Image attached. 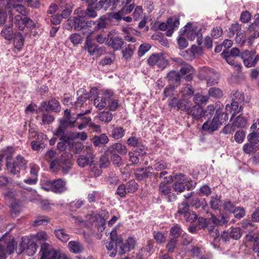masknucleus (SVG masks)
Here are the masks:
<instances>
[{"instance_id":"1","label":"nucleus","mask_w":259,"mask_h":259,"mask_svg":"<svg viewBox=\"0 0 259 259\" xmlns=\"http://www.w3.org/2000/svg\"><path fill=\"white\" fill-rule=\"evenodd\" d=\"M48 235L45 232L41 231L37 233L35 236L28 237L22 238V241L19 245L18 254L25 252L27 255L31 256L33 255L38 246L35 243V241H45L47 239Z\"/></svg>"},{"instance_id":"2","label":"nucleus","mask_w":259,"mask_h":259,"mask_svg":"<svg viewBox=\"0 0 259 259\" xmlns=\"http://www.w3.org/2000/svg\"><path fill=\"white\" fill-rule=\"evenodd\" d=\"M72 154L64 152L59 159H54L50 163V168L54 170L61 168L64 174H67L71 169Z\"/></svg>"},{"instance_id":"3","label":"nucleus","mask_w":259,"mask_h":259,"mask_svg":"<svg viewBox=\"0 0 259 259\" xmlns=\"http://www.w3.org/2000/svg\"><path fill=\"white\" fill-rule=\"evenodd\" d=\"M14 239L5 234L0 239V259H6L7 254H11L16 249Z\"/></svg>"},{"instance_id":"4","label":"nucleus","mask_w":259,"mask_h":259,"mask_svg":"<svg viewBox=\"0 0 259 259\" xmlns=\"http://www.w3.org/2000/svg\"><path fill=\"white\" fill-rule=\"evenodd\" d=\"M76 119L71 120V112L69 109L64 111V116L59 119V125L55 131V135H61L69 128H73L75 126Z\"/></svg>"},{"instance_id":"5","label":"nucleus","mask_w":259,"mask_h":259,"mask_svg":"<svg viewBox=\"0 0 259 259\" xmlns=\"http://www.w3.org/2000/svg\"><path fill=\"white\" fill-rule=\"evenodd\" d=\"M136 244V240L133 237H129L124 243H123L122 240L120 243V240H118L116 248H115L114 250L109 253V255L111 257H114L117 253L119 255L123 254L131 249H133Z\"/></svg>"},{"instance_id":"6","label":"nucleus","mask_w":259,"mask_h":259,"mask_svg":"<svg viewBox=\"0 0 259 259\" xmlns=\"http://www.w3.org/2000/svg\"><path fill=\"white\" fill-rule=\"evenodd\" d=\"M240 56L243 60L244 65L247 68L255 66L259 60V56L255 51L244 50L240 54Z\"/></svg>"},{"instance_id":"7","label":"nucleus","mask_w":259,"mask_h":259,"mask_svg":"<svg viewBox=\"0 0 259 259\" xmlns=\"http://www.w3.org/2000/svg\"><path fill=\"white\" fill-rule=\"evenodd\" d=\"M113 92L110 90H105L102 91L101 96L94 99V104L99 110L104 108L107 106V103L111 100L113 97Z\"/></svg>"},{"instance_id":"8","label":"nucleus","mask_w":259,"mask_h":259,"mask_svg":"<svg viewBox=\"0 0 259 259\" xmlns=\"http://www.w3.org/2000/svg\"><path fill=\"white\" fill-rule=\"evenodd\" d=\"M40 252V259H59L60 257V252L46 243H43L41 245Z\"/></svg>"},{"instance_id":"9","label":"nucleus","mask_w":259,"mask_h":259,"mask_svg":"<svg viewBox=\"0 0 259 259\" xmlns=\"http://www.w3.org/2000/svg\"><path fill=\"white\" fill-rule=\"evenodd\" d=\"M84 152L85 153V155H80L77 159L78 166L81 167H84L88 165L90 167L92 166L94 156L92 148L90 147H87Z\"/></svg>"},{"instance_id":"10","label":"nucleus","mask_w":259,"mask_h":259,"mask_svg":"<svg viewBox=\"0 0 259 259\" xmlns=\"http://www.w3.org/2000/svg\"><path fill=\"white\" fill-rule=\"evenodd\" d=\"M47 184L50 187L51 191L55 193L60 194L67 190L66 182L62 179L48 181Z\"/></svg>"},{"instance_id":"11","label":"nucleus","mask_w":259,"mask_h":259,"mask_svg":"<svg viewBox=\"0 0 259 259\" xmlns=\"http://www.w3.org/2000/svg\"><path fill=\"white\" fill-rule=\"evenodd\" d=\"M168 183L165 181L161 182L159 185L158 190L160 195L167 196V201L173 202L176 200L177 196L175 194L171 193V187Z\"/></svg>"},{"instance_id":"12","label":"nucleus","mask_w":259,"mask_h":259,"mask_svg":"<svg viewBox=\"0 0 259 259\" xmlns=\"http://www.w3.org/2000/svg\"><path fill=\"white\" fill-rule=\"evenodd\" d=\"M203 71L207 86H212L218 83L219 75L217 72L208 68H204Z\"/></svg>"},{"instance_id":"13","label":"nucleus","mask_w":259,"mask_h":259,"mask_svg":"<svg viewBox=\"0 0 259 259\" xmlns=\"http://www.w3.org/2000/svg\"><path fill=\"white\" fill-rule=\"evenodd\" d=\"M218 114H215L212 120H207L203 124L202 130L208 132H213L218 129L221 125V122L219 121Z\"/></svg>"},{"instance_id":"14","label":"nucleus","mask_w":259,"mask_h":259,"mask_svg":"<svg viewBox=\"0 0 259 259\" xmlns=\"http://www.w3.org/2000/svg\"><path fill=\"white\" fill-rule=\"evenodd\" d=\"M176 182L172 187L174 190L178 193H180L185 190L186 182V176L182 174L177 175L175 177Z\"/></svg>"},{"instance_id":"15","label":"nucleus","mask_w":259,"mask_h":259,"mask_svg":"<svg viewBox=\"0 0 259 259\" xmlns=\"http://www.w3.org/2000/svg\"><path fill=\"white\" fill-rule=\"evenodd\" d=\"M110 238L111 239V241L106 242V247L109 251L111 252L114 250L115 248H116L118 240H120V242L122 239L120 236H117L116 228H114L111 231L110 233Z\"/></svg>"},{"instance_id":"16","label":"nucleus","mask_w":259,"mask_h":259,"mask_svg":"<svg viewBox=\"0 0 259 259\" xmlns=\"http://www.w3.org/2000/svg\"><path fill=\"white\" fill-rule=\"evenodd\" d=\"M106 27V24L103 20L101 21H87L85 22V30L88 29V31L85 33L87 36L89 35V32L90 30L93 31V32L95 31H97L99 29L104 28Z\"/></svg>"},{"instance_id":"17","label":"nucleus","mask_w":259,"mask_h":259,"mask_svg":"<svg viewBox=\"0 0 259 259\" xmlns=\"http://www.w3.org/2000/svg\"><path fill=\"white\" fill-rule=\"evenodd\" d=\"M180 74L182 76H184L186 81H190L193 79V75L194 73L193 68L189 64H184L180 69Z\"/></svg>"},{"instance_id":"18","label":"nucleus","mask_w":259,"mask_h":259,"mask_svg":"<svg viewBox=\"0 0 259 259\" xmlns=\"http://www.w3.org/2000/svg\"><path fill=\"white\" fill-rule=\"evenodd\" d=\"M154 175L153 172L147 171V169L144 168H137L135 172V178L139 181L146 180L151 178Z\"/></svg>"},{"instance_id":"19","label":"nucleus","mask_w":259,"mask_h":259,"mask_svg":"<svg viewBox=\"0 0 259 259\" xmlns=\"http://www.w3.org/2000/svg\"><path fill=\"white\" fill-rule=\"evenodd\" d=\"M179 18L177 17H172L168 19L167 22L168 27L167 28L166 35L171 36L174 31L177 29L180 25Z\"/></svg>"},{"instance_id":"20","label":"nucleus","mask_w":259,"mask_h":259,"mask_svg":"<svg viewBox=\"0 0 259 259\" xmlns=\"http://www.w3.org/2000/svg\"><path fill=\"white\" fill-rule=\"evenodd\" d=\"M198 32L201 31L196 28H193L190 23H188L185 27L184 33L190 40H194L198 36Z\"/></svg>"},{"instance_id":"21","label":"nucleus","mask_w":259,"mask_h":259,"mask_svg":"<svg viewBox=\"0 0 259 259\" xmlns=\"http://www.w3.org/2000/svg\"><path fill=\"white\" fill-rule=\"evenodd\" d=\"M25 33L24 32H21L20 31L16 32L13 35V41L15 47L20 50L24 45V35Z\"/></svg>"},{"instance_id":"22","label":"nucleus","mask_w":259,"mask_h":259,"mask_svg":"<svg viewBox=\"0 0 259 259\" xmlns=\"http://www.w3.org/2000/svg\"><path fill=\"white\" fill-rule=\"evenodd\" d=\"M70 252L75 253H80L84 250L83 245L78 241H71L68 244Z\"/></svg>"},{"instance_id":"23","label":"nucleus","mask_w":259,"mask_h":259,"mask_svg":"<svg viewBox=\"0 0 259 259\" xmlns=\"http://www.w3.org/2000/svg\"><path fill=\"white\" fill-rule=\"evenodd\" d=\"M109 151L111 153L117 152L121 155H125L127 152L126 147L119 143L113 144L109 148Z\"/></svg>"},{"instance_id":"24","label":"nucleus","mask_w":259,"mask_h":259,"mask_svg":"<svg viewBox=\"0 0 259 259\" xmlns=\"http://www.w3.org/2000/svg\"><path fill=\"white\" fill-rule=\"evenodd\" d=\"M93 33V31L90 30L89 32V35L87 36L86 38V46L88 52L92 55L95 54L97 51V46L93 42L92 40L90 38V36Z\"/></svg>"},{"instance_id":"25","label":"nucleus","mask_w":259,"mask_h":259,"mask_svg":"<svg viewBox=\"0 0 259 259\" xmlns=\"http://www.w3.org/2000/svg\"><path fill=\"white\" fill-rule=\"evenodd\" d=\"M222 56L224 58L226 59V62L229 64L234 66L235 68H236V70L237 71L239 72L241 71V69L242 68L241 65L236 63L233 59L234 57L230 56L228 52L223 51L222 53Z\"/></svg>"},{"instance_id":"26","label":"nucleus","mask_w":259,"mask_h":259,"mask_svg":"<svg viewBox=\"0 0 259 259\" xmlns=\"http://www.w3.org/2000/svg\"><path fill=\"white\" fill-rule=\"evenodd\" d=\"M123 39L119 37H112L110 38L108 45L111 46L114 50H119L123 45Z\"/></svg>"},{"instance_id":"27","label":"nucleus","mask_w":259,"mask_h":259,"mask_svg":"<svg viewBox=\"0 0 259 259\" xmlns=\"http://www.w3.org/2000/svg\"><path fill=\"white\" fill-rule=\"evenodd\" d=\"M68 22H69V25L72 24L74 25V29L76 30L79 31L82 29L83 33L84 34L86 33L85 25L80 19L74 17L73 19H68Z\"/></svg>"},{"instance_id":"28","label":"nucleus","mask_w":259,"mask_h":259,"mask_svg":"<svg viewBox=\"0 0 259 259\" xmlns=\"http://www.w3.org/2000/svg\"><path fill=\"white\" fill-rule=\"evenodd\" d=\"M240 103L237 102L236 101H232V102L231 104V105L229 104H227L226 106V110L227 111L229 112H231L232 111H234V113L232 115L231 120H232V118L235 116V114L236 113H239L241 112L243 110V108L242 106H240L239 108V104Z\"/></svg>"},{"instance_id":"29","label":"nucleus","mask_w":259,"mask_h":259,"mask_svg":"<svg viewBox=\"0 0 259 259\" xmlns=\"http://www.w3.org/2000/svg\"><path fill=\"white\" fill-rule=\"evenodd\" d=\"M166 78L170 83H179L181 81V75L179 72L171 70L167 74Z\"/></svg>"},{"instance_id":"30","label":"nucleus","mask_w":259,"mask_h":259,"mask_svg":"<svg viewBox=\"0 0 259 259\" xmlns=\"http://www.w3.org/2000/svg\"><path fill=\"white\" fill-rule=\"evenodd\" d=\"M258 149L257 143L247 142L243 146V151L245 154L254 153Z\"/></svg>"},{"instance_id":"31","label":"nucleus","mask_w":259,"mask_h":259,"mask_svg":"<svg viewBox=\"0 0 259 259\" xmlns=\"http://www.w3.org/2000/svg\"><path fill=\"white\" fill-rule=\"evenodd\" d=\"M94 145L96 147L99 146L100 145H105L109 141L108 137L106 134H103L100 136H95L93 139Z\"/></svg>"},{"instance_id":"32","label":"nucleus","mask_w":259,"mask_h":259,"mask_svg":"<svg viewBox=\"0 0 259 259\" xmlns=\"http://www.w3.org/2000/svg\"><path fill=\"white\" fill-rule=\"evenodd\" d=\"M14 24L19 30L23 31L26 27L25 17L19 15H16L14 18Z\"/></svg>"},{"instance_id":"33","label":"nucleus","mask_w":259,"mask_h":259,"mask_svg":"<svg viewBox=\"0 0 259 259\" xmlns=\"http://www.w3.org/2000/svg\"><path fill=\"white\" fill-rule=\"evenodd\" d=\"M189 114L192 115L193 118L199 119L201 118L203 115V109L199 106L195 105L190 109Z\"/></svg>"},{"instance_id":"34","label":"nucleus","mask_w":259,"mask_h":259,"mask_svg":"<svg viewBox=\"0 0 259 259\" xmlns=\"http://www.w3.org/2000/svg\"><path fill=\"white\" fill-rule=\"evenodd\" d=\"M192 106L191 102L187 99H181L178 101L177 109L184 111H189Z\"/></svg>"},{"instance_id":"35","label":"nucleus","mask_w":259,"mask_h":259,"mask_svg":"<svg viewBox=\"0 0 259 259\" xmlns=\"http://www.w3.org/2000/svg\"><path fill=\"white\" fill-rule=\"evenodd\" d=\"M125 135V130L122 127L115 126L111 131V137L115 139L122 138Z\"/></svg>"},{"instance_id":"36","label":"nucleus","mask_w":259,"mask_h":259,"mask_svg":"<svg viewBox=\"0 0 259 259\" xmlns=\"http://www.w3.org/2000/svg\"><path fill=\"white\" fill-rule=\"evenodd\" d=\"M12 26L13 23L12 22L8 26L5 27L1 32V35L2 37L8 40H11L14 35L12 30L10 29Z\"/></svg>"},{"instance_id":"37","label":"nucleus","mask_w":259,"mask_h":259,"mask_svg":"<svg viewBox=\"0 0 259 259\" xmlns=\"http://www.w3.org/2000/svg\"><path fill=\"white\" fill-rule=\"evenodd\" d=\"M56 236L63 242H67L70 239L69 235L66 233L63 229H60L55 231Z\"/></svg>"},{"instance_id":"38","label":"nucleus","mask_w":259,"mask_h":259,"mask_svg":"<svg viewBox=\"0 0 259 259\" xmlns=\"http://www.w3.org/2000/svg\"><path fill=\"white\" fill-rule=\"evenodd\" d=\"M208 96L203 95L200 93L195 94L193 97V101L197 106L202 104H206L208 102Z\"/></svg>"},{"instance_id":"39","label":"nucleus","mask_w":259,"mask_h":259,"mask_svg":"<svg viewBox=\"0 0 259 259\" xmlns=\"http://www.w3.org/2000/svg\"><path fill=\"white\" fill-rule=\"evenodd\" d=\"M198 225L199 229H206L208 230L212 224L211 218H199L198 219Z\"/></svg>"},{"instance_id":"40","label":"nucleus","mask_w":259,"mask_h":259,"mask_svg":"<svg viewBox=\"0 0 259 259\" xmlns=\"http://www.w3.org/2000/svg\"><path fill=\"white\" fill-rule=\"evenodd\" d=\"M89 99V95L87 94H84L78 97L77 101L75 102L74 107H72V109L74 108L77 113L78 108H80L81 105L84 103L87 99Z\"/></svg>"},{"instance_id":"41","label":"nucleus","mask_w":259,"mask_h":259,"mask_svg":"<svg viewBox=\"0 0 259 259\" xmlns=\"http://www.w3.org/2000/svg\"><path fill=\"white\" fill-rule=\"evenodd\" d=\"M6 166L9 172L11 174L17 175L20 173L21 169L14 161L11 162L9 161H7Z\"/></svg>"},{"instance_id":"42","label":"nucleus","mask_w":259,"mask_h":259,"mask_svg":"<svg viewBox=\"0 0 259 259\" xmlns=\"http://www.w3.org/2000/svg\"><path fill=\"white\" fill-rule=\"evenodd\" d=\"M134 50L135 47L134 45H128L125 47L122 51L123 57L126 60L130 59L133 54Z\"/></svg>"},{"instance_id":"43","label":"nucleus","mask_w":259,"mask_h":259,"mask_svg":"<svg viewBox=\"0 0 259 259\" xmlns=\"http://www.w3.org/2000/svg\"><path fill=\"white\" fill-rule=\"evenodd\" d=\"M209 204L212 209H218L221 205V197L218 195L211 196Z\"/></svg>"},{"instance_id":"44","label":"nucleus","mask_w":259,"mask_h":259,"mask_svg":"<svg viewBox=\"0 0 259 259\" xmlns=\"http://www.w3.org/2000/svg\"><path fill=\"white\" fill-rule=\"evenodd\" d=\"M91 112V110L88 109L85 111H81L79 113H77L76 114V120L81 118L82 120V123H85L86 125H88L91 122V118L89 117H86L83 116L84 115H86Z\"/></svg>"},{"instance_id":"45","label":"nucleus","mask_w":259,"mask_h":259,"mask_svg":"<svg viewBox=\"0 0 259 259\" xmlns=\"http://www.w3.org/2000/svg\"><path fill=\"white\" fill-rule=\"evenodd\" d=\"M49 109L53 112H59L61 110V106L58 100L52 98L49 101Z\"/></svg>"},{"instance_id":"46","label":"nucleus","mask_w":259,"mask_h":259,"mask_svg":"<svg viewBox=\"0 0 259 259\" xmlns=\"http://www.w3.org/2000/svg\"><path fill=\"white\" fill-rule=\"evenodd\" d=\"M211 215L212 224L213 225H219L222 226L228 221L227 218L224 215L220 216V218H217L212 213L210 214Z\"/></svg>"},{"instance_id":"47","label":"nucleus","mask_w":259,"mask_h":259,"mask_svg":"<svg viewBox=\"0 0 259 259\" xmlns=\"http://www.w3.org/2000/svg\"><path fill=\"white\" fill-rule=\"evenodd\" d=\"M189 205L187 202H183L178 205V213L180 214L188 215V213L189 212Z\"/></svg>"},{"instance_id":"48","label":"nucleus","mask_w":259,"mask_h":259,"mask_svg":"<svg viewBox=\"0 0 259 259\" xmlns=\"http://www.w3.org/2000/svg\"><path fill=\"white\" fill-rule=\"evenodd\" d=\"M208 95L209 96L214 98H221L223 96V91L218 88H210L208 90Z\"/></svg>"},{"instance_id":"49","label":"nucleus","mask_w":259,"mask_h":259,"mask_svg":"<svg viewBox=\"0 0 259 259\" xmlns=\"http://www.w3.org/2000/svg\"><path fill=\"white\" fill-rule=\"evenodd\" d=\"M247 123L246 119L241 116H237L233 122V126L238 128L244 127Z\"/></svg>"},{"instance_id":"50","label":"nucleus","mask_w":259,"mask_h":259,"mask_svg":"<svg viewBox=\"0 0 259 259\" xmlns=\"http://www.w3.org/2000/svg\"><path fill=\"white\" fill-rule=\"evenodd\" d=\"M99 119L105 122H110L113 118L112 114L109 111H103L99 114Z\"/></svg>"},{"instance_id":"51","label":"nucleus","mask_w":259,"mask_h":259,"mask_svg":"<svg viewBox=\"0 0 259 259\" xmlns=\"http://www.w3.org/2000/svg\"><path fill=\"white\" fill-rule=\"evenodd\" d=\"M241 31V26L238 23L233 24L229 28L228 35L232 37L235 33L237 34Z\"/></svg>"},{"instance_id":"52","label":"nucleus","mask_w":259,"mask_h":259,"mask_svg":"<svg viewBox=\"0 0 259 259\" xmlns=\"http://www.w3.org/2000/svg\"><path fill=\"white\" fill-rule=\"evenodd\" d=\"M242 235L241 229L240 228H232L230 232V238L238 240L241 238Z\"/></svg>"},{"instance_id":"53","label":"nucleus","mask_w":259,"mask_h":259,"mask_svg":"<svg viewBox=\"0 0 259 259\" xmlns=\"http://www.w3.org/2000/svg\"><path fill=\"white\" fill-rule=\"evenodd\" d=\"M125 186L127 193H134L138 188V184L134 180L128 182Z\"/></svg>"},{"instance_id":"54","label":"nucleus","mask_w":259,"mask_h":259,"mask_svg":"<svg viewBox=\"0 0 259 259\" xmlns=\"http://www.w3.org/2000/svg\"><path fill=\"white\" fill-rule=\"evenodd\" d=\"M232 101H236L240 103L244 101V94L238 91H234L232 92Z\"/></svg>"},{"instance_id":"55","label":"nucleus","mask_w":259,"mask_h":259,"mask_svg":"<svg viewBox=\"0 0 259 259\" xmlns=\"http://www.w3.org/2000/svg\"><path fill=\"white\" fill-rule=\"evenodd\" d=\"M49 222V219L45 216H39L36 218L33 223V226L38 227L40 225H46Z\"/></svg>"},{"instance_id":"56","label":"nucleus","mask_w":259,"mask_h":259,"mask_svg":"<svg viewBox=\"0 0 259 259\" xmlns=\"http://www.w3.org/2000/svg\"><path fill=\"white\" fill-rule=\"evenodd\" d=\"M204 199L201 200L199 198L194 197L189 200L188 202L192 206L196 208H200L203 204H204Z\"/></svg>"},{"instance_id":"57","label":"nucleus","mask_w":259,"mask_h":259,"mask_svg":"<svg viewBox=\"0 0 259 259\" xmlns=\"http://www.w3.org/2000/svg\"><path fill=\"white\" fill-rule=\"evenodd\" d=\"M245 137V133L243 130L237 131L234 135V140L239 144L243 143Z\"/></svg>"},{"instance_id":"58","label":"nucleus","mask_w":259,"mask_h":259,"mask_svg":"<svg viewBox=\"0 0 259 259\" xmlns=\"http://www.w3.org/2000/svg\"><path fill=\"white\" fill-rule=\"evenodd\" d=\"M14 162L21 169L26 168L27 161L22 156L18 155Z\"/></svg>"},{"instance_id":"59","label":"nucleus","mask_w":259,"mask_h":259,"mask_svg":"<svg viewBox=\"0 0 259 259\" xmlns=\"http://www.w3.org/2000/svg\"><path fill=\"white\" fill-rule=\"evenodd\" d=\"M182 230L181 227L176 225L170 229V234L174 236V238H177L180 237L182 233Z\"/></svg>"},{"instance_id":"60","label":"nucleus","mask_w":259,"mask_h":259,"mask_svg":"<svg viewBox=\"0 0 259 259\" xmlns=\"http://www.w3.org/2000/svg\"><path fill=\"white\" fill-rule=\"evenodd\" d=\"M154 169L157 171L162 170L167 167V164L163 161L155 160V163L153 164Z\"/></svg>"},{"instance_id":"61","label":"nucleus","mask_w":259,"mask_h":259,"mask_svg":"<svg viewBox=\"0 0 259 259\" xmlns=\"http://www.w3.org/2000/svg\"><path fill=\"white\" fill-rule=\"evenodd\" d=\"M161 55V53L152 55L148 59V63L151 66L157 65Z\"/></svg>"},{"instance_id":"62","label":"nucleus","mask_w":259,"mask_h":259,"mask_svg":"<svg viewBox=\"0 0 259 259\" xmlns=\"http://www.w3.org/2000/svg\"><path fill=\"white\" fill-rule=\"evenodd\" d=\"M175 86L172 84H169L166 87L163 91V96L165 98L171 97L174 95V92L175 90Z\"/></svg>"},{"instance_id":"63","label":"nucleus","mask_w":259,"mask_h":259,"mask_svg":"<svg viewBox=\"0 0 259 259\" xmlns=\"http://www.w3.org/2000/svg\"><path fill=\"white\" fill-rule=\"evenodd\" d=\"M111 154L112 155L111 158L113 163L118 167L121 166L122 164V161L121 157L116 153H113Z\"/></svg>"},{"instance_id":"64","label":"nucleus","mask_w":259,"mask_h":259,"mask_svg":"<svg viewBox=\"0 0 259 259\" xmlns=\"http://www.w3.org/2000/svg\"><path fill=\"white\" fill-rule=\"evenodd\" d=\"M210 236L212 237L214 240L218 238L220 236V232L219 230L215 227V226L212 225L209 227L207 230Z\"/></svg>"}]
</instances>
